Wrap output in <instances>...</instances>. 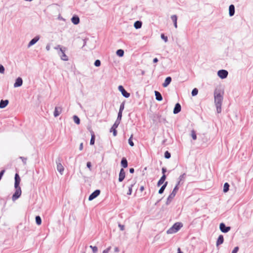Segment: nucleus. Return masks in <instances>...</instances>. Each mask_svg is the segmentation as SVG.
<instances>
[{"label":"nucleus","mask_w":253,"mask_h":253,"mask_svg":"<svg viewBox=\"0 0 253 253\" xmlns=\"http://www.w3.org/2000/svg\"><path fill=\"white\" fill-rule=\"evenodd\" d=\"M230 185L227 182H225L223 186V191L224 193H226L229 191Z\"/></svg>","instance_id":"c756f323"},{"label":"nucleus","mask_w":253,"mask_h":253,"mask_svg":"<svg viewBox=\"0 0 253 253\" xmlns=\"http://www.w3.org/2000/svg\"><path fill=\"white\" fill-rule=\"evenodd\" d=\"M4 70L5 69L3 66L1 64H0V73L3 74L4 72Z\"/></svg>","instance_id":"37998d69"},{"label":"nucleus","mask_w":253,"mask_h":253,"mask_svg":"<svg viewBox=\"0 0 253 253\" xmlns=\"http://www.w3.org/2000/svg\"><path fill=\"white\" fill-rule=\"evenodd\" d=\"M94 65L96 67H99L101 65V61L97 59L95 61Z\"/></svg>","instance_id":"79ce46f5"},{"label":"nucleus","mask_w":253,"mask_h":253,"mask_svg":"<svg viewBox=\"0 0 253 253\" xmlns=\"http://www.w3.org/2000/svg\"><path fill=\"white\" fill-rule=\"evenodd\" d=\"M179 189V187L177 186H175L173 188L172 192L169 194V197L167 198V200L166 201V204L167 205H169L171 202V200L174 198L176 194L177 193L178 190Z\"/></svg>","instance_id":"7ed1b4c3"},{"label":"nucleus","mask_w":253,"mask_h":253,"mask_svg":"<svg viewBox=\"0 0 253 253\" xmlns=\"http://www.w3.org/2000/svg\"><path fill=\"white\" fill-rule=\"evenodd\" d=\"M125 101L121 103V104L120 105V109H119V112H123V111L125 108Z\"/></svg>","instance_id":"c9c22d12"},{"label":"nucleus","mask_w":253,"mask_h":253,"mask_svg":"<svg viewBox=\"0 0 253 253\" xmlns=\"http://www.w3.org/2000/svg\"><path fill=\"white\" fill-rule=\"evenodd\" d=\"M116 54L119 57H122L124 55V51L122 49H120L117 50Z\"/></svg>","instance_id":"7c9ffc66"},{"label":"nucleus","mask_w":253,"mask_h":253,"mask_svg":"<svg viewBox=\"0 0 253 253\" xmlns=\"http://www.w3.org/2000/svg\"><path fill=\"white\" fill-rule=\"evenodd\" d=\"M144 186H141L140 187V191L141 192H142V191L144 190Z\"/></svg>","instance_id":"680f3d73"},{"label":"nucleus","mask_w":253,"mask_h":253,"mask_svg":"<svg viewBox=\"0 0 253 253\" xmlns=\"http://www.w3.org/2000/svg\"><path fill=\"white\" fill-rule=\"evenodd\" d=\"M9 101L7 99L6 100H1L0 101V108L2 109L5 108L8 104Z\"/></svg>","instance_id":"b1692460"},{"label":"nucleus","mask_w":253,"mask_h":253,"mask_svg":"<svg viewBox=\"0 0 253 253\" xmlns=\"http://www.w3.org/2000/svg\"><path fill=\"white\" fill-rule=\"evenodd\" d=\"M167 171V169L165 167H163L162 169V172L163 174H165V173Z\"/></svg>","instance_id":"864d4df0"},{"label":"nucleus","mask_w":253,"mask_h":253,"mask_svg":"<svg viewBox=\"0 0 253 253\" xmlns=\"http://www.w3.org/2000/svg\"><path fill=\"white\" fill-rule=\"evenodd\" d=\"M171 19L173 22L174 27L175 28H177V16L176 15H172L171 16Z\"/></svg>","instance_id":"cd10ccee"},{"label":"nucleus","mask_w":253,"mask_h":253,"mask_svg":"<svg viewBox=\"0 0 253 253\" xmlns=\"http://www.w3.org/2000/svg\"><path fill=\"white\" fill-rule=\"evenodd\" d=\"M111 247H109L108 248H107L106 249H105V250H104L103 251V253H108L109 251L111 249Z\"/></svg>","instance_id":"3c124183"},{"label":"nucleus","mask_w":253,"mask_h":253,"mask_svg":"<svg viewBox=\"0 0 253 253\" xmlns=\"http://www.w3.org/2000/svg\"><path fill=\"white\" fill-rule=\"evenodd\" d=\"M219 229L222 232L226 233L230 230L231 227L230 226H226V225L222 222L219 224Z\"/></svg>","instance_id":"6e6552de"},{"label":"nucleus","mask_w":253,"mask_h":253,"mask_svg":"<svg viewBox=\"0 0 253 253\" xmlns=\"http://www.w3.org/2000/svg\"><path fill=\"white\" fill-rule=\"evenodd\" d=\"M19 158L22 161V162L23 163L24 165L26 164V162H27L26 158H25L24 157H20Z\"/></svg>","instance_id":"c03bdc74"},{"label":"nucleus","mask_w":253,"mask_h":253,"mask_svg":"<svg viewBox=\"0 0 253 253\" xmlns=\"http://www.w3.org/2000/svg\"><path fill=\"white\" fill-rule=\"evenodd\" d=\"M228 75V72L225 70H220L217 72V75L221 79H224L227 78Z\"/></svg>","instance_id":"0eeeda50"},{"label":"nucleus","mask_w":253,"mask_h":253,"mask_svg":"<svg viewBox=\"0 0 253 253\" xmlns=\"http://www.w3.org/2000/svg\"><path fill=\"white\" fill-rule=\"evenodd\" d=\"M153 63H156L158 62V59L157 58H155L153 59Z\"/></svg>","instance_id":"bf43d9fd"},{"label":"nucleus","mask_w":253,"mask_h":253,"mask_svg":"<svg viewBox=\"0 0 253 253\" xmlns=\"http://www.w3.org/2000/svg\"><path fill=\"white\" fill-rule=\"evenodd\" d=\"M89 248H91L92 250V252L93 253H96L98 251V248L96 246H92L90 245L89 246Z\"/></svg>","instance_id":"ea45409f"},{"label":"nucleus","mask_w":253,"mask_h":253,"mask_svg":"<svg viewBox=\"0 0 253 253\" xmlns=\"http://www.w3.org/2000/svg\"><path fill=\"white\" fill-rule=\"evenodd\" d=\"M86 167L90 170H91V162H87V163H86Z\"/></svg>","instance_id":"8fccbe9b"},{"label":"nucleus","mask_w":253,"mask_h":253,"mask_svg":"<svg viewBox=\"0 0 253 253\" xmlns=\"http://www.w3.org/2000/svg\"><path fill=\"white\" fill-rule=\"evenodd\" d=\"M121 165L123 168H126L128 166V162L126 159L125 157H123L121 161Z\"/></svg>","instance_id":"6ab92c4d"},{"label":"nucleus","mask_w":253,"mask_h":253,"mask_svg":"<svg viewBox=\"0 0 253 253\" xmlns=\"http://www.w3.org/2000/svg\"><path fill=\"white\" fill-rule=\"evenodd\" d=\"M132 136H133V135H131L128 140V144H129V145L130 146H132V147L134 146V143L132 141Z\"/></svg>","instance_id":"e433bc0d"},{"label":"nucleus","mask_w":253,"mask_h":253,"mask_svg":"<svg viewBox=\"0 0 253 253\" xmlns=\"http://www.w3.org/2000/svg\"><path fill=\"white\" fill-rule=\"evenodd\" d=\"M180 181L181 180H179V181L177 182V183L176 184V185L175 186H177V187H178V185L180 184Z\"/></svg>","instance_id":"0e129e2a"},{"label":"nucleus","mask_w":253,"mask_h":253,"mask_svg":"<svg viewBox=\"0 0 253 253\" xmlns=\"http://www.w3.org/2000/svg\"><path fill=\"white\" fill-rule=\"evenodd\" d=\"M118 127V126L116 125H113V126L110 128V131L113 132V135L114 136H116L117 134V131L116 130V128Z\"/></svg>","instance_id":"a878e982"},{"label":"nucleus","mask_w":253,"mask_h":253,"mask_svg":"<svg viewBox=\"0 0 253 253\" xmlns=\"http://www.w3.org/2000/svg\"><path fill=\"white\" fill-rule=\"evenodd\" d=\"M62 161V160L60 157H58L56 160V163L57 164V169L61 174H63V172L64 170V168L61 164Z\"/></svg>","instance_id":"39448f33"},{"label":"nucleus","mask_w":253,"mask_h":253,"mask_svg":"<svg viewBox=\"0 0 253 253\" xmlns=\"http://www.w3.org/2000/svg\"><path fill=\"white\" fill-rule=\"evenodd\" d=\"M100 193V190L99 189L95 190L94 192H93L89 196L88 200L92 201L94 199L96 198L99 195Z\"/></svg>","instance_id":"9d476101"},{"label":"nucleus","mask_w":253,"mask_h":253,"mask_svg":"<svg viewBox=\"0 0 253 253\" xmlns=\"http://www.w3.org/2000/svg\"><path fill=\"white\" fill-rule=\"evenodd\" d=\"M214 103L216 107V111L218 113L221 112V105L223 100V96L219 90L215 89L214 92Z\"/></svg>","instance_id":"f257e3e1"},{"label":"nucleus","mask_w":253,"mask_h":253,"mask_svg":"<svg viewBox=\"0 0 253 253\" xmlns=\"http://www.w3.org/2000/svg\"><path fill=\"white\" fill-rule=\"evenodd\" d=\"M83 149V143H81L80 145V147H79V150L80 151L82 150Z\"/></svg>","instance_id":"4d7b16f0"},{"label":"nucleus","mask_w":253,"mask_h":253,"mask_svg":"<svg viewBox=\"0 0 253 253\" xmlns=\"http://www.w3.org/2000/svg\"><path fill=\"white\" fill-rule=\"evenodd\" d=\"M177 251H178L177 253H183V252L181 251L180 249L179 248H178Z\"/></svg>","instance_id":"e2e57ef3"},{"label":"nucleus","mask_w":253,"mask_h":253,"mask_svg":"<svg viewBox=\"0 0 253 253\" xmlns=\"http://www.w3.org/2000/svg\"><path fill=\"white\" fill-rule=\"evenodd\" d=\"M121 120H118L117 119V120H116L115 123L114 124V125H116V126H118L119 125V124H120L121 123Z\"/></svg>","instance_id":"603ef678"},{"label":"nucleus","mask_w":253,"mask_h":253,"mask_svg":"<svg viewBox=\"0 0 253 253\" xmlns=\"http://www.w3.org/2000/svg\"><path fill=\"white\" fill-rule=\"evenodd\" d=\"M125 177H126L125 171L123 168H122L120 169V171L119 172V178H118L119 181L120 182H122L124 180Z\"/></svg>","instance_id":"9b49d317"},{"label":"nucleus","mask_w":253,"mask_h":253,"mask_svg":"<svg viewBox=\"0 0 253 253\" xmlns=\"http://www.w3.org/2000/svg\"><path fill=\"white\" fill-rule=\"evenodd\" d=\"M166 174H163V175L162 176V177H161V178L159 179V180L158 181V183H157V186L158 187L160 186L161 185H162L166 179Z\"/></svg>","instance_id":"5701e85b"},{"label":"nucleus","mask_w":253,"mask_h":253,"mask_svg":"<svg viewBox=\"0 0 253 253\" xmlns=\"http://www.w3.org/2000/svg\"><path fill=\"white\" fill-rule=\"evenodd\" d=\"M62 111V108L60 107H55L54 111V116L55 117H58Z\"/></svg>","instance_id":"f3484780"},{"label":"nucleus","mask_w":253,"mask_h":253,"mask_svg":"<svg viewBox=\"0 0 253 253\" xmlns=\"http://www.w3.org/2000/svg\"><path fill=\"white\" fill-rule=\"evenodd\" d=\"M142 23L141 21H136L134 23V27L136 29H138L141 28Z\"/></svg>","instance_id":"bb28decb"},{"label":"nucleus","mask_w":253,"mask_h":253,"mask_svg":"<svg viewBox=\"0 0 253 253\" xmlns=\"http://www.w3.org/2000/svg\"><path fill=\"white\" fill-rule=\"evenodd\" d=\"M134 185V184H131L128 187V192L127 193V195H130L131 194V193H132V187Z\"/></svg>","instance_id":"58836bf2"},{"label":"nucleus","mask_w":253,"mask_h":253,"mask_svg":"<svg viewBox=\"0 0 253 253\" xmlns=\"http://www.w3.org/2000/svg\"><path fill=\"white\" fill-rule=\"evenodd\" d=\"M129 171L130 173H133L134 172V169L133 168H130Z\"/></svg>","instance_id":"5fc2aeb1"},{"label":"nucleus","mask_w":253,"mask_h":253,"mask_svg":"<svg viewBox=\"0 0 253 253\" xmlns=\"http://www.w3.org/2000/svg\"><path fill=\"white\" fill-rule=\"evenodd\" d=\"M168 184V182L166 181L165 182V183L162 186V187L160 188V189L159 190V194H162L164 193V191L165 189H166V187H167Z\"/></svg>","instance_id":"c85d7f7f"},{"label":"nucleus","mask_w":253,"mask_h":253,"mask_svg":"<svg viewBox=\"0 0 253 253\" xmlns=\"http://www.w3.org/2000/svg\"><path fill=\"white\" fill-rule=\"evenodd\" d=\"M181 107L180 104L179 103H177L174 106V108L173 110V113L174 114H177L181 111Z\"/></svg>","instance_id":"2eb2a0df"},{"label":"nucleus","mask_w":253,"mask_h":253,"mask_svg":"<svg viewBox=\"0 0 253 253\" xmlns=\"http://www.w3.org/2000/svg\"><path fill=\"white\" fill-rule=\"evenodd\" d=\"M50 45L49 44H47L46 46V49L47 51H49L50 50Z\"/></svg>","instance_id":"13d9d810"},{"label":"nucleus","mask_w":253,"mask_h":253,"mask_svg":"<svg viewBox=\"0 0 253 253\" xmlns=\"http://www.w3.org/2000/svg\"><path fill=\"white\" fill-rule=\"evenodd\" d=\"M155 95L156 97V99L159 101H162L163 100V97L160 92L158 91H155Z\"/></svg>","instance_id":"393cba45"},{"label":"nucleus","mask_w":253,"mask_h":253,"mask_svg":"<svg viewBox=\"0 0 253 253\" xmlns=\"http://www.w3.org/2000/svg\"><path fill=\"white\" fill-rule=\"evenodd\" d=\"M91 133V139L90 141V145H93L94 144L95 140V135L92 130H90Z\"/></svg>","instance_id":"4be33fe9"},{"label":"nucleus","mask_w":253,"mask_h":253,"mask_svg":"<svg viewBox=\"0 0 253 253\" xmlns=\"http://www.w3.org/2000/svg\"><path fill=\"white\" fill-rule=\"evenodd\" d=\"M73 120H74V122L76 124L79 125L80 124V119L77 116L74 115L73 116Z\"/></svg>","instance_id":"473e14b6"},{"label":"nucleus","mask_w":253,"mask_h":253,"mask_svg":"<svg viewBox=\"0 0 253 253\" xmlns=\"http://www.w3.org/2000/svg\"><path fill=\"white\" fill-rule=\"evenodd\" d=\"M224 242V237L222 235H220L216 241V245L217 247L219 246L220 245L223 244Z\"/></svg>","instance_id":"a211bd4d"},{"label":"nucleus","mask_w":253,"mask_h":253,"mask_svg":"<svg viewBox=\"0 0 253 253\" xmlns=\"http://www.w3.org/2000/svg\"><path fill=\"white\" fill-rule=\"evenodd\" d=\"M198 93V89L197 88H194L191 92L192 95L193 96H195L197 95Z\"/></svg>","instance_id":"f704fd0d"},{"label":"nucleus","mask_w":253,"mask_h":253,"mask_svg":"<svg viewBox=\"0 0 253 253\" xmlns=\"http://www.w3.org/2000/svg\"><path fill=\"white\" fill-rule=\"evenodd\" d=\"M60 49V52L59 53V54L60 56L61 59L63 61H68L69 60L68 56L65 53V51L66 49L65 47H64V49L60 47V45H58V46L54 47V49Z\"/></svg>","instance_id":"20e7f679"},{"label":"nucleus","mask_w":253,"mask_h":253,"mask_svg":"<svg viewBox=\"0 0 253 253\" xmlns=\"http://www.w3.org/2000/svg\"><path fill=\"white\" fill-rule=\"evenodd\" d=\"M35 219H36V222L37 224H38V225H40L41 224L42 219L39 215L36 216Z\"/></svg>","instance_id":"2f4dec72"},{"label":"nucleus","mask_w":253,"mask_h":253,"mask_svg":"<svg viewBox=\"0 0 253 253\" xmlns=\"http://www.w3.org/2000/svg\"><path fill=\"white\" fill-rule=\"evenodd\" d=\"M114 251L115 252H119V249L118 247H116L114 249Z\"/></svg>","instance_id":"052dcab7"},{"label":"nucleus","mask_w":253,"mask_h":253,"mask_svg":"<svg viewBox=\"0 0 253 253\" xmlns=\"http://www.w3.org/2000/svg\"><path fill=\"white\" fill-rule=\"evenodd\" d=\"M191 136L193 140H196L197 139L196 133L194 129L192 130L191 131Z\"/></svg>","instance_id":"72a5a7b5"},{"label":"nucleus","mask_w":253,"mask_h":253,"mask_svg":"<svg viewBox=\"0 0 253 253\" xmlns=\"http://www.w3.org/2000/svg\"><path fill=\"white\" fill-rule=\"evenodd\" d=\"M162 39H163L165 42H167L168 41L167 36H165L164 34H162L161 35Z\"/></svg>","instance_id":"a19ab883"},{"label":"nucleus","mask_w":253,"mask_h":253,"mask_svg":"<svg viewBox=\"0 0 253 253\" xmlns=\"http://www.w3.org/2000/svg\"><path fill=\"white\" fill-rule=\"evenodd\" d=\"M185 175V173H183V174L181 175L179 177V179L180 180H181L182 179V178H184V176Z\"/></svg>","instance_id":"6e6d98bb"},{"label":"nucleus","mask_w":253,"mask_h":253,"mask_svg":"<svg viewBox=\"0 0 253 253\" xmlns=\"http://www.w3.org/2000/svg\"><path fill=\"white\" fill-rule=\"evenodd\" d=\"M71 21L74 24L77 25L80 23V18L78 15H74L71 18Z\"/></svg>","instance_id":"dca6fc26"},{"label":"nucleus","mask_w":253,"mask_h":253,"mask_svg":"<svg viewBox=\"0 0 253 253\" xmlns=\"http://www.w3.org/2000/svg\"><path fill=\"white\" fill-rule=\"evenodd\" d=\"M183 224L181 222L175 223L167 231V233L168 234H173L177 232L182 227Z\"/></svg>","instance_id":"f03ea898"},{"label":"nucleus","mask_w":253,"mask_h":253,"mask_svg":"<svg viewBox=\"0 0 253 253\" xmlns=\"http://www.w3.org/2000/svg\"><path fill=\"white\" fill-rule=\"evenodd\" d=\"M5 172V170L3 169L0 171V180L2 178V177L3 176L4 173Z\"/></svg>","instance_id":"09e8293b"},{"label":"nucleus","mask_w":253,"mask_h":253,"mask_svg":"<svg viewBox=\"0 0 253 253\" xmlns=\"http://www.w3.org/2000/svg\"><path fill=\"white\" fill-rule=\"evenodd\" d=\"M164 156L166 159H168L170 158L171 154L169 151H167L165 152Z\"/></svg>","instance_id":"4c0bfd02"},{"label":"nucleus","mask_w":253,"mask_h":253,"mask_svg":"<svg viewBox=\"0 0 253 253\" xmlns=\"http://www.w3.org/2000/svg\"><path fill=\"white\" fill-rule=\"evenodd\" d=\"M239 249V248L238 247H235L233 250L232 251V253H237L238 252Z\"/></svg>","instance_id":"49530a36"},{"label":"nucleus","mask_w":253,"mask_h":253,"mask_svg":"<svg viewBox=\"0 0 253 253\" xmlns=\"http://www.w3.org/2000/svg\"><path fill=\"white\" fill-rule=\"evenodd\" d=\"M15 182H14V187L15 188H20L19 184L20 183V177L18 173H16L15 175Z\"/></svg>","instance_id":"f8f14e48"},{"label":"nucleus","mask_w":253,"mask_h":253,"mask_svg":"<svg viewBox=\"0 0 253 253\" xmlns=\"http://www.w3.org/2000/svg\"><path fill=\"white\" fill-rule=\"evenodd\" d=\"M23 84V80L21 77H18L16 80L14 84V87H18L22 86Z\"/></svg>","instance_id":"ddd939ff"},{"label":"nucleus","mask_w":253,"mask_h":253,"mask_svg":"<svg viewBox=\"0 0 253 253\" xmlns=\"http://www.w3.org/2000/svg\"><path fill=\"white\" fill-rule=\"evenodd\" d=\"M235 14V6L233 4H231L229 7V15L230 16H232Z\"/></svg>","instance_id":"412c9836"},{"label":"nucleus","mask_w":253,"mask_h":253,"mask_svg":"<svg viewBox=\"0 0 253 253\" xmlns=\"http://www.w3.org/2000/svg\"><path fill=\"white\" fill-rule=\"evenodd\" d=\"M171 82V78L170 77H168L166 78L164 83L163 84V86L164 87H167Z\"/></svg>","instance_id":"aec40b11"},{"label":"nucleus","mask_w":253,"mask_h":253,"mask_svg":"<svg viewBox=\"0 0 253 253\" xmlns=\"http://www.w3.org/2000/svg\"><path fill=\"white\" fill-rule=\"evenodd\" d=\"M118 226L119 227V228L121 231H123L125 230V226L124 225H122V224L119 223L118 224Z\"/></svg>","instance_id":"de8ad7c7"},{"label":"nucleus","mask_w":253,"mask_h":253,"mask_svg":"<svg viewBox=\"0 0 253 253\" xmlns=\"http://www.w3.org/2000/svg\"><path fill=\"white\" fill-rule=\"evenodd\" d=\"M122 113L123 112H118V117H117V119L118 120H122Z\"/></svg>","instance_id":"a18cd8bd"},{"label":"nucleus","mask_w":253,"mask_h":253,"mask_svg":"<svg viewBox=\"0 0 253 253\" xmlns=\"http://www.w3.org/2000/svg\"><path fill=\"white\" fill-rule=\"evenodd\" d=\"M118 89L125 97L128 98L130 96V93L127 92L122 85H119L118 86Z\"/></svg>","instance_id":"1a4fd4ad"},{"label":"nucleus","mask_w":253,"mask_h":253,"mask_svg":"<svg viewBox=\"0 0 253 253\" xmlns=\"http://www.w3.org/2000/svg\"><path fill=\"white\" fill-rule=\"evenodd\" d=\"M39 39L40 37L39 36H36L30 41L28 44V47H30L35 44L39 40Z\"/></svg>","instance_id":"4468645a"},{"label":"nucleus","mask_w":253,"mask_h":253,"mask_svg":"<svg viewBox=\"0 0 253 253\" xmlns=\"http://www.w3.org/2000/svg\"><path fill=\"white\" fill-rule=\"evenodd\" d=\"M15 191L13 194L12 199L13 201L18 199L21 195V188H15Z\"/></svg>","instance_id":"423d86ee"}]
</instances>
